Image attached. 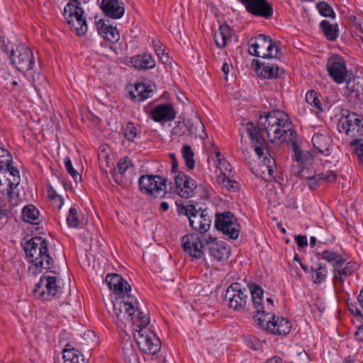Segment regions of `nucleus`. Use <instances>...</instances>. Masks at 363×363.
<instances>
[{"label":"nucleus","instance_id":"nucleus-33","mask_svg":"<svg viewBox=\"0 0 363 363\" xmlns=\"http://www.w3.org/2000/svg\"><path fill=\"white\" fill-rule=\"evenodd\" d=\"M96 26L99 33L111 43H116L120 39L117 28L106 24L103 20H99Z\"/></svg>","mask_w":363,"mask_h":363},{"label":"nucleus","instance_id":"nucleus-39","mask_svg":"<svg viewBox=\"0 0 363 363\" xmlns=\"http://www.w3.org/2000/svg\"><path fill=\"white\" fill-rule=\"evenodd\" d=\"M275 165L274 159L269 155L264 156L261 166V170L266 180H272L274 179V167Z\"/></svg>","mask_w":363,"mask_h":363},{"label":"nucleus","instance_id":"nucleus-29","mask_svg":"<svg viewBox=\"0 0 363 363\" xmlns=\"http://www.w3.org/2000/svg\"><path fill=\"white\" fill-rule=\"evenodd\" d=\"M130 62L138 69H150L156 65V61L153 56L148 52H144L133 57Z\"/></svg>","mask_w":363,"mask_h":363},{"label":"nucleus","instance_id":"nucleus-37","mask_svg":"<svg viewBox=\"0 0 363 363\" xmlns=\"http://www.w3.org/2000/svg\"><path fill=\"white\" fill-rule=\"evenodd\" d=\"M274 301L272 298H267L266 303H264V308L259 311V314H257L254 317L255 320L260 323L269 322V318H273V310H274Z\"/></svg>","mask_w":363,"mask_h":363},{"label":"nucleus","instance_id":"nucleus-12","mask_svg":"<svg viewBox=\"0 0 363 363\" xmlns=\"http://www.w3.org/2000/svg\"><path fill=\"white\" fill-rule=\"evenodd\" d=\"M206 240L196 234L185 235L181 239L182 247L184 252L193 259H200L206 249Z\"/></svg>","mask_w":363,"mask_h":363},{"label":"nucleus","instance_id":"nucleus-26","mask_svg":"<svg viewBox=\"0 0 363 363\" xmlns=\"http://www.w3.org/2000/svg\"><path fill=\"white\" fill-rule=\"evenodd\" d=\"M252 64H255V70L261 77L267 79H274L279 77V68L277 65L262 62L258 60H253Z\"/></svg>","mask_w":363,"mask_h":363},{"label":"nucleus","instance_id":"nucleus-40","mask_svg":"<svg viewBox=\"0 0 363 363\" xmlns=\"http://www.w3.org/2000/svg\"><path fill=\"white\" fill-rule=\"evenodd\" d=\"M39 211L33 205H28L22 209V217L27 223L37 225L39 223Z\"/></svg>","mask_w":363,"mask_h":363},{"label":"nucleus","instance_id":"nucleus-30","mask_svg":"<svg viewBox=\"0 0 363 363\" xmlns=\"http://www.w3.org/2000/svg\"><path fill=\"white\" fill-rule=\"evenodd\" d=\"M153 89L151 85L144 83L136 84L133 90L129 91L132 100L135 102H141L152 96Z\"/></svg>","mask_w":363,"mask_h":363},{"label":"nucleus","instance_id":"nucleus-20","mask_svg":"<svg viewBox=\"0 0 363 363\" xmlns=\"http://www.w3.org/2000/svg\"><path fill=\"white\" fill-rule=\"evenodd\" d=\"M246 131L251 139L255 152L259 157H261L264 155V151L266 149V143L260 133V129L255 126L252 123L249 122L246 124Z\"/></svg>","mask_w":363,"mask_h":363},{"label":"nucleus","instance_id":"nucleus-2","mask_svg":"<svg viewBox=\"0 0 363 363\" xmlns=\"http://www.w3.org/2000/svg\"><path fill=\"white\" fill-rule=\"evenodd\" d=\"M26 257L29 259L30 265L28 272L36 276L43 269L47 271L54 267V261L49 254L48 242L42 237H33L23 244Z\"/></svg>","mask_w":363,"mask_h":363},{"label":"nucleus","instance_id":"nucleus-27","mask_svg":"<svg viewBox=\"0 0 363 363\" xmlns=\"http://www.w3.org/2000/svg\"><path fill=\"white\" fill-rule=\"evenodd\" d=\"M307 184L311 189H316L323 182H334L337 179V174L334 171H327L325 173L321 172L313 176H306Z\"/></svg>","mask_w":363,"mask_h":363},{"label":"nucleus","instance_id":"nucleus-14","mask_svg":"<svg viewBox=\"0 0 363 363\" xmlns=\"http://www.w3.org/2000/svg\"><path fill=\"white\" fill-rule=\"evenodd\" d=\"M327 69L330 77L337 84L348 83L350 77L344 59L338 55L329 57L327 62Z\"/></svg>","mask_w":363,"mask_h":363},{"label":"nucleus","instance_id":"nucleus-31","mask_svg":"<svg viewBox=\"0 0 363 363\" xmlns=\"http://www.w3.org/2000/svg\"><path fill=\"white\" fill-rule=\"evenodd\" d=\"M63 363H88L82 353L68 343L62 350Z\"/></svg>","mask_w":363,"mask_h":363},{"label":"nucleus","instance_id":"nucleus-36","mask_svg":"<svg viewBox=\"0 0 363 363\" xmlns=\"http://www.w3.org/2000/svg\"><path fill=\"white\" fill-rule=\"evenodd\" d=\"M316 256L320 257L323 259L331 264L333 267H335V268L340 267L346 262V259H345L342 255L329 250H324L322 252H317Z\"/></svg>","mask_w":363,"mask_h":363},{"label":"nucleus","instance_id":"nucleus-61","mask_svg":"<svg viewBox=\"0 0 363 363\" xmlns=\"http://www.w3.org/2000/svg\"><path fill=\"white\" fill-rule=\"evenodd\" d=\"M157 57L160 60V61L163 64L170 63L171 60L166 52H164L163 55H160V56H157Z\"/></svg>","mask_w":363,"mask_h":363},{"label":"nucleus","instance_id":"nucleus-51","mask_svg":"<svg viewBox=\"0 0 363 363\" xmlns=\"http://www.w3.org/2000/svg\"><path fill=\"white\" fill-rule=\"evenodd\" d=\"M48 197L50 201L52 202V204L57 208L60 209L63 205L64 201L63 199L58 194L55 193L54 190L49 191Z\"/></svg>","mask_w":363,"mask_h":363},{"label":"nucleus","instance_id":"nucleus-1","mask_svg":"<svg viewBox=\"0 0 363 363\" xmlns=\"http://www.w3.org/2000/svg\"><path fill=\"white\" fill-rule=\"evenodd\" d=\"M259 124L266 132L271 143H291L296 137V132L291 128V122L287 113L278 109L260 116Z\"/></svg>","mask_w":363,"mask_h":363},{"label":"nucleus","instance_id":"nucleus-22","mask_svg":"<svg viewBox=\"0 0 363 363\" xmlns=\"http://www.w3.org/2000/svg\"><path fill=\"white\" fill-rule=\"evenodd\" d=\"M291 149L294 152L293 158L296 160L301 167V170L298 175L301 177H305V169L310 166L313 162V156L309 152H303L298 145L297 144L296 138L291 143Z\"/></svg>","mask_w":363,"mask_h":363},{"label":"nucleus","instance_id":"nucleus-11","mask_svg":"<svg viewBox=\"0 0 363 363\" xmlns=\"http://www.w3.org/2000/svg\"><path fill=\"white\" fill-rule=\"evenodd\" d=\"M216 228L228 238L235 240L240 233V225L237 218L230 211L216 214Z\"/></svg>","mask_w":363,"mask_h":363},{"label":"nucleus","instance_id":"nucleus-16","mask_svg":"<svg viewBox=\"0 0 363 363\" xmlns=\"http://www.w3.org/2000/svg\"><path fill=\"white\" fill-rule=\"evenodd\" d=\"M246 11L254 16L269 18L273 15V7L267 0H238Z\"/></svg>","mask_w":363,"mask_h":363},{"label":"nucleus","instance_id":"nucleus-44","mask_svg":"<svg viewBox=\"0 0 363 363\" xmlns=\"http://www.w3.org/2000/svg\"><path fill=\"white\" fill-rule=\"evenodd\" d=\"M218 167L220 172V174L218 177H225V176H233V172L232 171V167L230 164L225 160V159L220 160L218 159Z\"/></svg>","mask_w":363,"mask_h":363},{"label":"nucleus","instance_id":"nucleus-50","mask_svg":"<svg viewBox=\"0 0 363 363\" xmlns=\"http://www.w3.org/2000/svg\"><path fill=\"white\" fill-rule=\"evenodd\" d=\"M76 26H70L77 35H83L87 31V25L86 19H82V21H77L74 23Z\"/></svg>","mask_w":363,"mask_h":363},{"label":"nucleus","instance_id":"nucleus-43","mask_svg":"<svg viewBox=\"0 0 363 363\" xmlns=\"http://www.w3.org/2000/svg\"><path fill=\"white\" fill-rule=\"evenodd\" d=\"M181 153L187 168L189 169H193L195 167V160L194 159V153L191 146L187 144L184 145Z\"/></svg>","mask_w":363,"mask_h":363},{"label":"nucleus","instance_id":"nucleus-24","mask_svg":"<svg viewBox=\"0 0 363 363\" xmlns=\"http://www.w3.org/2000/svg\"><path fill=\"white\" fill-rule=\"evenodd\" d=\"M211 224V216L207 210L202 211L200 213H195L189 220L190 226L201 234L206 233Z\"/></svg>","mask_w":363,"mask_h":363},{"label":"nucleus","instance_id":"nucleus-38","mask_svg":"<svg viewBox=\"0 0 363 363\" xmlns=\"http://www.w3.org/2000/svg\"><path fill=\"white\" fill-rule=\"evenodd\" d=\"M355 269L356 263L354 262H347L345 266L342 269H338V267L335 268L333 271L335 281H339L341 283H343L345 279L342 277L351 276Z\"/></svg>","mask_w":363,"mask_h":363},{"label":"nucleus","instance_id":"nucleus-3","mask_svg":"<svg viewBox=\"0 0 363 363\" xmlns=\"http://www.w3.org/2000/svg\"><path fill=\"white\" fill-rule=\"evenodd\" d=\"M149 323V315L138 318L133 328V337L143 352L154 355L160 350L161 341L152 330L147 328Z\"/></svg>","mask_w":363,"mask_h":363},{"label":"nucleus","instance_id":"nucleus-55","mask_svg":"<svg viewBox=\"0 0 363 363\" xmlns=\"http://www.w3.org/2000/svg\"><path fill=\"white\" fill-rule=\"evenodd\" d=\"M213 38L217 47L223 48L226 46L225 41L221 38V34L218 30L215 33Z\"/></svg>","mask_w":363,"mask_h":363},{"label":"nucleus","instance_id":"nucleus-35","mask_svg":"<svg viewBox=\"0 0 363 363\" xmlns=\"http://www.w3.org/2000/svg\"><path fill=\"white\" fill-rule=\"evenodd\" d=\"M320 29L325 37L330 41H335L339 35V28L337 24H332L327 20H323L320 23Z\"/></svg>","mask_w":363,"mask_h":363},{"label":"nucleus","instance_id":"nucleus-7","mask_svg":"<svg viewBox=\"0 0 363 363\" xmlns=\"http://www.w3.org/2000/svg\"><path fill=\"white\" fill-rule=\"evenodd\" d=\"M12 162L10 152L0 147V186L4 182L7 186L9 195L20 183L19 171L12 165Z\"/></svg>","mask_w":363,"mask_h":363},{"label":"nucleus","instance_id":"nucleus-8","mask_svg":"<svg viewBox=\"0 0 363 363\" xmlns=\"http://www.w3.org/2000/svg\"><path fill=\"white\" fill-rule=\"evenodd\" d=\"M249 299V291L238 282L232 283L226 289L225 303L226 306L235 311H242Z\"/></svg>","mask_w":363,"mask_h":363},{"label":"nucleus","instance_id":"nucleus-21","mask_svg":"<svg viewBox=\"0 0 363 363\" xmlns=\"http://www.w3.org/2000/svg\"><path fill=\"white\" fill-rule=\"evenodd\" d=\"M101 8L104 15L112 19H119L125 13L124 3L120 0H102Z\"/></svg>","mask_w":363,"mask_h":363},{"label":"nucleus","instance_id":"nucleus-10","mask_svg":"<svg viewBox=\"0 0 363 363\" xmlns=\"http://www.w3.org/2000/svg\"><path fill=\"white\" fill-rule=\"evenodd\" d=\"M60 292L57 278L54 276L43 274L35 284L33 293L36 298L50 300Z\"/></svg>","mask_w":363,"mask_h":363},{"label":"nucleus","instance_id":"nucleus-52","mask_svg":"<svg viewBox=\"0 0 363 363\" xmlns=\"http://www.w3.org/2000/svg\"><path fill=\"white\" fill-rule=\"evenodd\" d=\"M218 33H220L221 38L225 41L226 44L228 43V41L230 40L231 36H232V29L231 28L227 25L223 24L219 26Z\"/></svg>","mask_w":363,"mask_h":363},{"label":"nucleus","instance_id":"nucleus-18","mask_svg":"<svg viewBox=\"0 0 363 363\" xmlns=\"http://www.w3.org/2000/svg\"><path fill=\"white\" fill-rule=\"evenodd\" d=\"M106 282L108 289L113 291L116 298H125V296L130 294L131 286L120 274H107Z\"/></svg>","mask_w":363,"mask_h":363},{"label":"nucleus","instance_id":"nucleus-19","mask_svg":"<svg viewBox=\"0 0 363 363\" xmlns=\"http://www.w3.org/2000/svg\"><path fill=\"white\" fill-rule=\"evenodd\" d=\"M206 249L209 255L218 261L227 259L230 255V250L224 242H219L216 238L208 236L207 238Z\"/></svg>","mask_w":363,"mask_h":363},{"label":"nucleus","instance_id":"nucleus-56","mask_svg":"<svg viewBox=\"0 0 363 363\" xmlns=\"http://www.w3.org/2000/svg\"><path fill=\"white\" fill-rule=\"evenodd\" d=\"M295 240L298 247H303L308 246V240L306 235H297Z\"/></svg>","mask_w":363,"mask_h":363},{"label":"nucleus","instance_id":"nucleus-64","mask_svg":"<svg viewBox=\"0 0 363 363\" xmlns=\"http://www.w3.org/2000/svg\"><path fill=\"white\" fill-rule=\"evenodd\" d=\"M265 363H282V359L280 357L276 356L267 359Z\"/></svg>","mask_w":363,"mask_h":363},{"label":"nucleus","instance_id":"nucleus-60","mask_svg":"<svg viewBox=\"0 0 363 363\" xmlns=\"http://www.w3.org/2000/svg\"><path fill=\"white\" fill-rule=\"evenodd\" d=\"M298 357L303 360L304 363H308L310 361L309 355L304 350L299 352Z\"/></svg>","mask_w":363,"mask_h":363},{"label":"nucleus","instance_id":"nucleus-46","mask_svg":"<svg viewBox=\"0 0 363 363\" xmlns=\"http://www.w3.org/2000/svg\"><path fill=\"white\" fill-rule=\"evenodd\" d=\"M67 224L69 228H77L79 227V218L77 211L74 207L70 208L67 217Z\"/></svg>","mask_w":363,"mask_h":363},{"label":"nucleus","instance_id":"nucleus-63","mask_svg":"<svg viewBox=\"0 0 363 363\" xmlns=\"http://www.w3.org/2000/svg\"><path fill=\"white\" fill-rule=\"evenodd\" d=\"M253 345L250 346L255 350H259L262 346V342L257 338H254L252 340Z\"/></svg>","mask_w":363,"mask_h":363},{"label":"nucleus","instance_id":"nucleus-34","mask_svg":"<svg viewBox=\"0 0 363 363\" xmlns=\"http://www.w3.org/2000/svg\"><path fill=\"white\" fill-rule=\"evenodd\" d=\"M133 164L131 160L125 156L121 157L117 163V166L111 172L113 177L116 183L119 184L123 182V175L125 172L129 169L133 167Z\"/></svg>","mask_w":363,"mask_h":363},{"label":"nucleus","instance_id":"nucleus-49","mask_svg":"<svg viewBox=\"0 0 363 363\" xmlns=\"http://www.w3.org/2000/svg\"><path fill=\"white\" fill-rule=\"evenodd\" d=\"M124 136L130 141H133L137 136V128L133 123H128L124 129Z\"/></svg>","mask_w":363,"mask_h":363},{"label":"nucleus","instance_id":"nucleus-45","mask_svg":"<svg viewBox=\"0 0 363 363\" xmlns=\"http://www.w3.org/2000/svg\"><path fill=\"white\" fill-rule=\"evenodd\" d=\"M233 176L218 177V181L228 190L235 191L238 189V183L232 179Z\"/></svg>","mask_w":363,"mask_h":363},{"label":"nucleus","instance_id":"nucleus-17","mask_svg":"<svg viewBox=\"0 0 363 363\" xmlns=\"http://www.w3.org/2000/svg\"><path fill=\"white\" fill-rule=\"evenodd\" d=\"M174 182L177 192L182 198L189 199L195 194L197 188L196 182L184 172H179L174 177Z\"/></svg>","mask_w":363,"mask_h":363},{"label":"nucleus","instance_id":"nucleus-47","mask_svg":"<svg viewBox=\"0 0 363 363\" xmlns=\"http://www.w3.org/2000/svg\"><path fill=\"white\" fill-rule=\"evenodd\" d=\"M317 8L321 16L335 18V14L333 8L326 2L322 1L318 3L317 4Z\"/></svg>","mask_w":363,"mask_h":363},{"label":"nucleus","instance_id":"nucleus-28","mask_svg":"<svg viewBox=\"0 0 363 363\" xmlns=\"http://www.w3.org/2000/svg\"><path fill=\"white\" fill-rule=\"evenodd\" d=\"M83 14V9L75 4H67L64 9L63 16L69 26H76V22L84 19Z\"/></svg>","mask_w":363,"mask_h":363},{"label":"nucleus","instance_id":"nucleus-5","mask_svg":"<svg viewBox=\"0 0 363 363\" xmlns=\"http://www.w3.org/2000/svg\"><path fill=\"white\" fill-rule=\"evenodd\" d=\"M113 315H115L114 321L121 326L123 319L131 322L135 326V322L142 316H147L138 310V300L131 294L125 296V298H116L113 301Z\"/></svg>","mask_w":363,"mask_h":363},{"label":"nucleus","instance_id":"nucleus-48","mask_svg":"<svg viewBox=\"0 0 363 363\" xmlns=\"http://www.w3.org/2000/svg\"><path fill=\"white\" fill-rule=\"evenodd\" d=\"M361 140L354 138L350 143L351 147H355V154L357 157L359 162L363 165V143H360Z\"/></svg>","mask_w":363,"mask_h":363},{"label":"nucleus","instance_id":"nucleus-57","mask_svg":"<svg viewBox=\"0 0 363 363\" xmlns=\"http://www.w3.org/2000/svg\"><path fill=\"white\" fill-rule=\"evenodd\" d=\"M187 210V217L189 218V221L193 216H194L195 213H200L194 205H188L186 206Z\"/></svg>","mask_w":363,"mask_h":363},{"label":"nucleus","instance_id":"nucleus-54","mask_svg":"<svg viewBox=\"0 0 363 363\" xmlns=\"http://www.w3.org/2000/svg\"><path fill=\"white\" fill-rule=\"evenodd\" d=\"M152 43L155 50V52L157 55V56H160V55H163L164 52H165V50L163 48V45L162 43L157 40V39H152Z\"/></svg>","mask_w":363,"mask_h":363},{"label":"nucleus","instance_id":"nucleus-13","mask_svg":"<svg viewBox=\"0 0 363 363\" xmlns=\"http://www.w3.org/2000/svg\"><path fill=\"white\" fill-rule=\"evenodd\" d=\"M347 112V115L342 114L338 125L347 135L357 138L363 136V116L357 115L354 112Z\"/></svg>","mask_w":363,"mask_h":363},{"label":"nucleus","instance_id":"nucleus-58","mask_svg":"<svg viewBox=\"0 0 363 363\" xmlns=\"http://www.w3.org/2000/svg\"><path fill=\"white\" fill-rule=\"evenodd\" d=\"M354 337L358 342H363V325L358 327Z\"/></svg>","mask_w":363,"mask_h":363},{"label":"nucleus","instance_id":"nucleus-32","mask_svg":"<svg viewBox=\"0 0 363 363\" xmlns=\"http://www.w3.org/2000/svg\"><path fill=\"white\" fill-rule=\"evenodd\" d=\"M249 294H251L253 308L255 309L256 313L259 314V311L264 308L263 303V294L262 288L256 284H251L248 285Z\"/></svg>","mask_w":363,"mask_h":363},{"label":"nucleus","instance_id":"nucleus-59","mask_svg":"<svg viewBox=\"0 0 363 363\" xmlns=\"http://www.w3.org/2000/svg\"><path fill=\"white\" fill-rule=\"evenodd\" d=\"M169 155L172 160V172H176L178 170V162L177 161L176 155L174 153H171Z\"/></svg>","mask_w":363,"mask_h":363},{"label":"nucleus","instance_id":"nucleus-25","mask_svg":"<svg viewBox=\"0 0 363 363\" xmlns=\"http://www.w3.org/2000/svg\"><path fill=\"white\" fill-rule=\"evenodd\" d=\"M312 143L314 149L318 152L329 155L330 148L333 145V140L328 133H317L312 138Z\"/></svg>","mask_w":363,"mask_h":363},{"label":"nucleus","instance_id":"nucleus-23","mask_svg":"<svg viewBox=\"0 0 363 363\" xmlns=\"http://www.w3.org/2000/svg\"><path fill=\"white\" fill-rule=\"evenodd\" d=\"M151 118L155 122H169L176 118V112L171 104H162L152 110Z\"/></svg>","mask_w":363,"mask_h":363},{"label":"nucleus","instance_id":"nucleus-9","mask_svg":"<svg viewBox=\"0 0 363 363\" xmlns=\"http://www.w3.org/2000/svg\"><path fill=\"white\" fill-rule=\"evenodd\" d=\"M167 179L160 176L144 174L138 181L139 188L144 192L155 198H163L167 194Z\"/></svg>","mask_w":363,"mask_h":363},{"label":"nucleus","instance_id":"nucleus-42","mask_svg":"<svg viewBox=\"0 0 363 363\" xmlns=\"http://www.w3.org/2000/svg\"><path fill=\"white\" fill-rule=\"evenodd\" d=\"M318 96V92L314 90H309L306 94V102L313 108V111L316 113L323 112V108Z\"/></svg>","mask_w":363,"mask_h":363},{"label":"nucleus","instance_id":"nucleus-53","mask_svg":"<svg viewBox=\"0 0 363 363\" xmlns=\"http://www.w3.org/2000/svg\"><path fill=\"white\" fill-rule=\"evenodd\" d=\"M65 162V169H66L67 173L73 179H76L77 177H78L79 174H78L77 171L74 169L70 158L68 157H66L65 158V162Z\"/></svg>","mask_w":363,"mask_h":363},{"label":"nucleus","instance_id":"nucleus-62","mask_svg":"<svg viewBox=\"0 0 363 363\" xmlns=\"http://www.w3.org/2000/svg\"><path fill=\"white\" fill-rule=\"evenodd\" d=\"M350 312L356 316L362 315L361 311L354 305H352L350 306Z\"/></svg>","mask_w":363,"mask_h":363},{"label":"nucleus","instance_id":"nucleus-4","mask_svg":"<svg viewBox=\"0 0 363 363\" xmlns=\"http://www.w3.org/2000/svg\"><path fill=\"white\" fill-rule=\"evenodd\" d=\"M1 50L11 60V64L19 72L26 73L33 69L35 58L32 50L25 44L4 40Z\"/></svg>","mask_w":363,"mask_h":363},{"label":"nucleus","instance_id":"nucleus-15","mask_svg":"<svg viewBox=\"0 0 363 363\" xmlns=\"http://www.w3.org/2000/svg\"><path fill=\"white\" fill-rule=\"evenodd\" d=\"M257 324L263 330L277 335H286L291 330V323L287 319L274 315L273 318H269V322H258Z\"/></svg>","mask_w":363,"mask_h":363},{"label":"nucleus","instance_id":"nucleus-41","mask_svg":"<svg viewBox=\"0 0 363 363\" xmlns=\"http://www.w3.org/2000/svg\"><path fill=\"white\" fill-rule=\"evenodd\" d=\"M313 281L315 284L322 283L328 276L327 267L325 264L318 263L316 266L311 267Z\"/></svg>","mask_w":363,"mask_h":363},{"label":"nucleus","instance_id":"nucleus-6","mask_svg":"<svg viewBox=\"0 0 363 363\" xmlns=\"http://www.w3.org/2000/svg\"><path fill=\"white\" fill-rule=\"evenodd\" d=\"M249 53L262 58H279L280 49L269 36L259 34L248 41Z\"/></svg>","mask_w":363,"mask_h":363}]
</instances>
